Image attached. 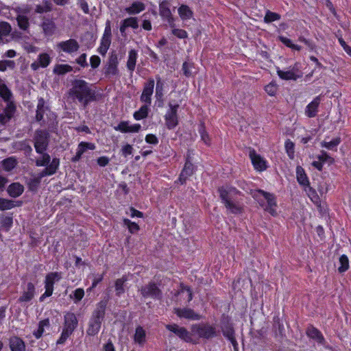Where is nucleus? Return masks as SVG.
<instances>
[{"mask_svg":"<svg viewBox=\"0 0 351 351\" xmlns=\"http://www.w3.org/2000/svg\"><path fill=\"white\" fill-rule=\"evenodd\" d=\"M69 96L73 101H78L84 108L97 100L96 87L81 79L71 82V88L68 91Z\"/></svg>","mask_w":351,"mask_h":351,"instance_id":"nucleus-1","label":"nucleus"},{"mask_svg":"<svg viewBox=\"0 0 351 351\" xmlns=\"http://www.w3.org/2000/svg\"><path fill=\"white\" fill-rule=\"evenodd\" d=\"M108 299L103 300L97 304L96 308L93 312L88 322V326L86 330L88 335L95 336L99 332L104 319Z\"/></svg>","mask_w":351,"mask_h":351,"instance_id":"nucleus-2","label":"nucleus"},{"mask_svg":"<svg viewBox=\"0 0 351 351\" xmlns=\"http://www.w3.org/2000/svg\"><path fill=\"white\" fill-rule=\"evenodd\" d=\"M78 326V319L73 313L67 312L64 316L63 329L57 344H63Z\"/></svg>","mask_w":351,"mask_h":351,"instance_id":"nucleus-3","label":"nucleus"},{"mask_svg":"<svg viewBox=\"0 0 351 351\" xmlns=\"http://www.w3.org/2000/svg\"><path fill=\"white\" fill-rule=\"evenodd\" d=\"M218 191L222 202L230 213L237 215L243 212L242 207L239 204L234 203L232 201V196L237 192L235 189H230L228 190L221 187L219 188Z\"/></svg>","mask_w":351,"mask_h":351,"instance_id":"nucleus-4","label":"nucleus"},{"mask_svg":"<svg viewBox=\"0 0 351 351\" xmlns=\"http://www.w3.org/2000/svg\"><path fill=\"white\" fill-rule=\"evenodd\" d=\"M191 330L193 335L202 339H209L217 336L216 328L208 323L193 324Z\"/></svg>","mask_w":351,"mask_h":351,"instance_id":"nucleus-5","label":"nucleus"},{"mask_svg":"<svg viewBox=\"0 0 351 351\" xmlns=\"http://www.w3.org/2000/svg\"><path fill=\"white\" fill-rule=\"evenodd\" d=\"M34 148L38 154L46 152L49 143V134L44 130H37L34 136Z\"/></svg>","mask_w":351,"mask_h":351,"instance_id":"nucleus-6","label":"nucleus"},{"mask_svg":"<svg viewBox=\"0 0 351 351\" xmlns=\"http://www.w3.org/2000/svg\"><path fill=\"white\" fill-rule=\"evenodd\" d=\"M141 295L145 298H150L154 300H161L162 293L161 289L154 282H149L148 284L139 289Z\"/></svg>","mask_w":351,"mask_h":351,"instance_id":"nucleus-7","label":"nucleus"},{"mask_svg":"<svg viewBox=\"0 0 351 351\" xmlns=\"http://www.w3.org/2000/svg\"><path fill=\"white\" fill-rule=\"evenodd\" d=\"M60 279L61 275L58 272H51L46 276L45 280V291L40 298V302L44 301L45 298L52 295L54 283L59 281Z\"/></svg>","mask_w":351,"mask_h":351,"instance_id":"nucleus-8","label":"nucleus"},{"mask_svg":"<svg viewBox=\"0 0 351 351\" xmlns=\"http://www.w3.org/2000/svg\"><path fill=\"white\" fill-rule=\"evenodd\" d=\"M169 109L165 116V125L169 130H172L174 129L178 123L177 112L179 104H173L171 102H169Z\"/></svg>","mask_w":351,"mask_h":351,"instance_id":"nucleus-9","label":"nucleus"},{"mask_svg":"<svg viewBox=\"0 0 351 351\" xmlns=\"http://www.w3.org/2000/svg\"><path fill=\"white\" fill-rule=\"evenodd\" d=\"M166 328L169 331L173 332L179 338L186 342H192V334L190 333L184 327L179 326L176 324L166 325Z\"/></svg>","mask_w":351,"mask_h":351,"instance_id":"nucleus-10","label":"nucleus"},{"mask_svg":"<svg viewBox=\"0 0 351 351\" xmlns=\"http://www.w3.org/2000/svg\"><path fill=\"white\" fill-rule=\"evenodd\" d=\"M154 80L153 78H149L148 80L144 84L143 93L141 95V101L147 105H150L152 103V95L154 92Z\"/></svg>","mask_w":351,"mask_h":351,"instance_id":"nucleus-11","label":"nucleus"},{"mask_svg":"<svg viewBox=\"0 0 351 351\" xmlns=\"http://www.w3.org/2000/svg\"><path fill=\"white\" fill-rule=\"evenodd\" d=\"M57 48L65 53H72L78 51L80 45L76 40L71 38L58 43L57 44Z\"/></svg>","mask_w":351,"mask_h":351,"instance_id":"nucleus-12","label":"nucleus"},{"mask_svg":"<svg viewBox=\"0 0 351 351\" xmlns=\"http://www.w3.org/2000/svg\"><path fill=\"white\" fill-rule=\"evenodd\" d=\"M262 195L265 198V199L267 200V204L265 210L268 211L272 215H274L276 214L275 207L276 206V202L274 195L262 190L257 191L256 195Z\"/></svg>","mask_w":351,"mask_h":351,"instance_id":"nucleus-13","label":"nucleus"},{"mask_svg":"<svg viewBox=\"0 0 351 351\" xmlns=\"http://www.w3.org/2000/svg\"><path fill=\"white\" fill-rule=\"evenodd\" d=\"M174 313L180 318H185L191 320H199L201 315L196 313L193 309L189 308H176Z\"/></svg>","mask_w":351,"mask_h":351,"instance_id":"nucleus-14","label":"nucleus"},{"mask_svg":"<svg viewBox=\"0 0 351 351\" xmlns=\"http://www.w3.org/2000/svg\"><path fill=\"white\" fill-rule=\"evenodd\" d=\"M118 60L116 55L110 56L108 63L104 68V74L106 76L110 77L117 75L119 73L117 69Z\"/></svg>","mask_w":351,"mask_h":351,"instance_id":"nucleus-15","label":"nucleus"},{"mask_svg":"<svg viewBox=\"0 0 351 351\" xmlns=\"http://www.w3.org/2000/svg\"><path fill=\"white\" fill-rule=\"evenodd\" d=\"M249 155L252 162L256 170L263 171L266 169V161L259 154H256L254 149H251Z\"/></svg>","mask_w":351,"mask_h":351,"instance_id":"nucleus-16","label":"nucleus"},{"mask_svg":"<svg viewBox=\"0 0 351 351\" xmlns=\"http://www.w3.org/2000/svg\"><path fill=\"white\" fill-rule=\"evenodd\" d=\"M160 15L169 23L171 27L174 26L173 18L167 1H162L159 5Z\"/></svg>","mask_w":351,"mask_h":351,"instance_id":"nucleus-17","label":"nucleus"},{"mask_svg":"<svg viewBox=\"0 0 351 351\" xmlns=\"http://www.w3.org/2000/svg\"><path fill=\"white\" fill-rule=\"evenodd\" d=\"M59 165V159L57 158H53L51 163L39 173L38 177L41 180L45 176L53 175L58 170Z\"/></svg>","mask_w":351,"mask_h":351,"instance_id":"nucleus-18","label":"nucleus"},{"mask_svg":"<svg viewBox=\"0 0 351 351\" xmlns=\"http://www.w3.org/2000/svg\"><path fill=\"white\" fill-rule=\"evenodd\" d=\"M43 32L47 36H51L54 34L56 29V24L52 19L43 17L40 24Z\"/></svg>","mask_w":351,"mask_h":351,"instance_id":"nucleus-19","label":"nucleus"},{"mask_svg":"<svg viewBox=\"0 0 351 351\" xmlns=\"http://www.w3.org/2000/svg\"><path fill=\"white\" fill-rule=\"evenodd\" d=\"M321 101V95L317 96L314 99L307 105L305 109V114L309 117H315L318 112V107Z\"/></svg>","mask_w":351,"mask_h":351,"instance_id":"nucleus-20","label":"nucleus"},{"mask_svg":"<svg viewBox=\"0 0 351 351\" xmlns=\"http://www.w3.org/2000/svg\"><path fill=\"white\" fill-rule=\"evenodd\" d=\"M51 62L49 56L46 53H40L38 56V60L31 64V68L34 71L38 70L40 67H47Z\"/></svg>","mask_w":351,"mask_h":351,"instance_id":"nucleus-21","label":"nucleus"},{"mask_svg":"<svg viewBox=\"0 0 351 351\" xmlns=\"http://www.w3.org/2000/svg\"><path fill=\"white\" fill-rule=\"evenodd\" d=\"M222 332L224 337H226L232 343L234 350H238V343L234 337V331L233 328L230 325H226L222 326Z\"/></svg>","mask_w":351,"mask_h":351,"instance_id":"nucleus-22","label":"nucleus"},{"mask_svg":"<svg viewBox=\"0 0 351 351\" xmlns=\"http://www.w3.org/2000/svg\"><path fill=\"white\" fill-rule=\"evenodd\" d=\"M35 287L32 282L27 284V289L25 290L22 295L19 298L20 302H29L34 296Z\"/></svg>","mask_w":351,"mask_h":351,"instance_id":"nucleus-23","label":"nucleus"},{"mask_svg":"<svg viewBox=\"0 0 351 351\" xmlns=\"http://www.w3.org/2000/svg\"><path fill=\"white\" fill-rule=\"evenodd\" d=\"M7 191L10 197L16 198L23 193L24 186L19 182H14L8 186Z\"/></svg>","mask_w":351,"mask_h":351,"instance_id":"nucleus-24","label":"nucleus"},{"mask_svg":"<svg viewBox=\"0 0 351 351\" xmlns=\"http://www.w3.org/2000/svg\"><path fill=\"white\" fill-rule=\"evenodd\" d=\"M10 348L11 351H25L24 341L18 337H12L10 339Z\"/></svg>","mask_w":351,"mask_h":351,"instance_id":"nucleus-25","label":"nucleus"},{"mask_svg":"<svg viewBox=\"0 0 351 351\" xmlns=\"http://www.w3.org/2000/svg\"><path fill=\"white\" fill-rule=\"evenodd\" d=\"M306 335L311 339H315L319 343H324V338L320 331L313 326L308 327L306 330Z\"/></svg>","mask_w":351,"mask_h":351,"instance_id":"nucleus-26","label":"nucleus"},{"mask_svg":"<svg viewBox=\"0 0 351 351\" xmlns=\"http://www.w3.org/2000/svg\"><path fill=\"white\" fill-rule=\"evenodd\" d=\"M193 173V164H191L189 162H186L185 163L184 169H182V171L180 175L179 180L181 182V184L185 183L187 178L189 177H190L191 176H192Z\"/></svg>","mask_w":351,"mask_h":351,"instance_id":"nucleus-27","label":"nucleus"},{"mask_svg":"<svg viewBox=\"0 0 351 351\" xmlns=\"http://www.w3.org/2000/svg\"><path fill=\"white\" fill-rule=\"evenodd\" d=\"M111 43V27L109 21H107L104 33L101 40V45L108 47Z\"/></svg>","mask_w":351,"mask_h":351,"instance_id":"nucleus-28","label":"nucleus"},{"mask_svg":"<svg viewBox=\"0 0 351 351\" xmlns=\"http://www.w3.org/2000/svg\"><path fill=\"white\" fill-rule=\"evenodd\" d=\"M137 56V51L135 49H131L128 53L127 68L131 73L135 69Z\"/></svg>","mask_w":351,"mask_h":351,"instance_id":"nucleus-29","label":"nucleus"},{"mask_svg":"<svg viewBox=\"0 0 351 351\" xmlns=\"http://www.w3.org/2000/svg\"><path fill=\"white\" fill-rule=\"evenodd\" d=\"M145 9V5L143 3L140 1H134L131 6L126 8L125 11L129 14H136L143 11Z\"/></svg>","mask_w":351,"mask_h":351,"instance_id":"nucleus-30","label":"nucleus"},{"mask_svg":"<svg viewBox=\"0 0 351 351\" xmlns=\"http://www.w3.org/2000/svg\"><path fill=\"white\" fill-rule=\"evenodd\" d=\"M277 73L278 76L285 80H296L299 76L296 74L295 71L293 69L292 70H288V71H282L279 69H277Z\"/></svg>","mask_w":351,"mask_h":351,"instance_id":"nucleus-31","label":"nucleus"},{"mask_svg":"<svg viewBox=\"0 0 351 351\" xmlns=\"http://www.w3.org/2000/svg\"><path fill=\"white\" fill-rule=\"evenodd\" d=\"M296 176L297 180L300 184L304 186H308L309 184V181L306 174L305 173L304 169L300 166H298L296 168Z\"/></svg>","mask_w":351,"mask_h":351,"instance_id":"nucleus-32","label":"nucleus"},{"mask_svg":"<svg viewBox=\"0 0 351 351\" xmlns=\"http://www.w3.org/2000/svg\"><path fill=\"white\" fill-rule=\"evenodd\" d=\"M22 202H16V204H14V202L12 200L4 199V198H0V210H10L15 206H21Z\"/></svg>","mask_w":351,"mask_h":351,"instance_id":"nucleus-33","label":"nucleus"},{"mask_svg":"<svg viewBox=\"0 0 351 351\" xmlns=\"http://www.w3.org/2000/svg\"><path fill=\"white\" fill-rule=\"evenodd\" d=\"M47 108L45 106V100L43 98H40L38 99L36 114V120L37 121H41L43 119L44 114Z\"/></svg>","mask_w":351,"mask_h":351,"instance_id":"nucleus-34","label":"nucleus"},{"mask_svg":"<svg viewBox=\"0 0 351 351\" xmlns=\"http://www.w3.org/2000/svg\"><path fill=\"white\" fill-rule=\"evenodd\" d=\"M3 169L6 171H12L17 165V160L14 157H9L1 161Z\"/></svg>","mask_w":351,"mask_h":351,"instance_id":"nucleus-35","label":"nucleus"},{"mask_svg":"<svg viewBox=\"0 0 351 351\" xmlns=\"http://www.w3.org/2000/svg\"><path fill=\"white\" fill-rule=\"evenodd\" d=\"M40 154V157L36 160V165L37 167H47L51 162V156L45 152Z\"/></svg>","mask_w":351,"mask_h":351,"instance_id":"nucleus-36","label":"nucleus"},{"mask_svg":"<svg viewBox=\"0 0 351 351\" xmlns=\"http://www.w3.org/2000/svg\"><path fill=\"white\" fill-rule=\"evenodd\" d=\"M341 143V138L340 137H336L331 140L330 141H324L321 143V146L322 147H325L330 150H337V146Z\"/></svg>","mask_w":351,"mask_h":351,"instance_id":"nucleus-37","label":"nucleus"},{"mask_svg":"<svg viewBox=\"0 0 351 351\" xmlns=\"http://www.w3.org/2000/svg\"><path fill=\"white\" fill-rule=\"evenodd\" d=\"M178 14L182 20H187L193 16L192 10L186 5H182L178 8Z\"/></svg>","mask_w":351,"mask_h":351,"instance_id":"nucleus-38","label":"nucleus"},{"mask_svg":"<svg viewBox=\"0 0 351 351\" xmlns=\"http://www.w3.org/2000/svg\"><path fill=\"white\" fill-rule=\"evenodd\" d=\"M128 280L125 276H123L121 278L117 279L114 283L116 295L120 296L125 292L124 284Z\"/></svg>","mask_w":351,"mask_h":351,"instance_id":"nucleus-39","label":"nucleus"},{"mask_svg":"<svg viewBox=\"0 0 351 351\" xmlns=\"http://www.w3.org/2000/svg\"><path fill=\"white\" fill-rule=\"evenodd\" d=\"M134 341L138 344H143L145 341V331L141 326H138L136 328L135 334L134 336Z\"/></svg>","mask_w":351,"mask_h":351,"instance_id":"nucleus-40","label":"nucleus"},{"mask_svg":"<svg viewBox=\"0 0 351 351\" xmlns=\"http://www.w3.org/2000/svg\"><path fill=\"white\" fill-rule=\"evenodd\" d=\"M0 97H1L5 102L12 101V92L5 84L0 85Z\"/></svg>","mask_w":351,"mask_h":351,"instance_id":"nucleus-41","label":"nucleus"},{"mask_svg":"<svg viewBox=\"0 0 351 351\" xmlns=\"http://www.w3.org/2000/svg\"><path fill=\"white\" fill-rule=\"evenodd\" d=\"M149 106V105L146 104L142 106L138 111H136L134 113V118L136 120H141L146 118L148 115Z\"/></svg>","mask_w":351,"mask_h":351,"instance_id":"nucleus-42","label":"nucleus"},{"mask_svg":"<svg viewBox=\"0 0 351 351\" xmlns=\"http://www.w3.org/2000/svg\"><path fill=\"white\" fill-rule=\"evenodd\" d=\"M49 326V319H45L40 321L38 324V328L34 332V335L36 339H40L43 332H44V327Z\"/></svg>","mask_w":351,"mask_h":351,"instance_id":"nucleus-43","label":"nucleus"},{"mask_svg":"<svg viewBox=\"0 0 351 351\" xmlns=\"http://www.w3.org/2000/svg\"><path fill=\"white\" fill-rule=\"evenodd\" d=\"M280 18L281 16L279 14L273 12L270 10H267L264 17V22L266 23H270L276 21H279Z\"/></svg>","mask_w":351,"mask_h":351,"instance_id":"nucleus-44","label":"nucleus"},{"mask_svg":"<svg viewBox=\"0 0 351 351\" xmlns=\"http://www.w3.org/2000/svg\"><path fill=\"white\" fill-rule=\"evenodd\" d=\"M72 70V66L69 64H58L55 66L53 72L58 75H64L71 72Z\"/></svg>","mask_w":351,"mask_h":351,"instance_id":"nucleus-45","label":"nucleus"},{"mask_svg":"<svg viewBox=\"0 0 351 351\" xmlns=\"http://www.w3.org/2000/svg\"><path fill=\"white\" fill-rule=\"evenodd\" d=\"M340 266L338 268V271L340 273L345 272L349 268V261L346 255H342L339 258Z\"/></svg>","mask_w":351,"mask_h":351,"instance_id":"nucleus-46","label":"nucleus"},{"mask_svg":"<svg viewBox=\"0 0 351 351\" xmlns=\"http://www.w3.org/2000/svg\"><path fill=\"white\" fill-rule=\"evenodd\" d=\"M16 21L21 29L26 30L29 27V19L25 15H18Z\"/></svg>","mask_w":351,"mask_h":351,"instance_id":"nucleus-47","label":"nucleus"},{"mask_svg":"<svg viewBox=\"0 0 351 351\" xmlns=\"http://www.w3.org/2000/svg\"><path fill=\"white\" fill-rule=\"evenodd\" d=\"M17 148L20 150L25 152L27 156H29L32 154V148L29 145L27 141H23L17 143Z\"/></svg>","mask_w":351,"mask_h":351,"instance_id":"nucleus-48","label":"nucleus"},{"mask_svg":"<svg viewBox=\"0 0 351 351\" xmlns=\"http://www.w3.org/2000/svg\"><path fill=\"white\" fill-rule=\"evenodd\" d=\"M305 187V191L312 202L314 203H318L319 198L315 190L311 187L309 184Z\"/></svg>","mask_w":351,"mask_h":351,"instance_id":"nucleus-49","label":"nucleus"},{"mask_svg":"<svg viewBox=\"0 0 351 351\" xmlns=\"http://www.w3.org/2000/svg\"><path fill=\"white\" fill-rule=\"evenodd\" d=\"M95 146L94 144L90 143L82 142L79 144L77 151L82 155L86 151V149H95Z\"/></svg>","mask_w":351,"mask_h":351,"instance_id":"nucleus-50","label":"nucleus"},{"mask_svg":"<svg viewBox=\"0 0 351 351\" xmlns=\"http://www.w3.org/2000/svg\"><path fill=\"white\" fill-rule=\"evenodd\" d=\"M156 97L160 99L163 96V82L159 76L156 77Z\"/></svg>","mask_w":351,"mask_h":351,"instance_id":"nucleus-51","label":"nucleus"},{"mask_svg":"<svg viewBox=\"0 0 351 351\" xmlns=\"http://www.w3.org/2000/svg\"><path fill=\"white\" fill-rule=\"evenodd\" d=\"M193 69H194V64L192 62H184L182 64V71L184 75L186 77H190L192 75Z\"/></svg>","mask_w":351,"mask_h":351,"instance_id":"nucleus-52","label":"nucleus"},{"mask_svg":"<svg viewBox=\"0 0 351 351\" xmlns=\"http://www.w3.org/2000/svg\"><path fill=\"white\" fill-rule=\"evenodd\" d=\"M126 27L137 29L138 27V21L136 17H130L123 21Z\"/></svg>","mask_w":351,"mask_h":351,"instance_id":"nucleus-53","label":"nucleus"},{"mask_svg":"<svg viewBox=\"0 0 351 351\" xmlns=\"http://www.w3.org/2000/svg\"><path fill=\"white\" fill-rule=\"evenodd\" d=\"M15 111H16V106L14 104L13 101H12L7 102V106L5 108L3 112L5 114H7L8 116H10L9 117L12 119Z\"/></svg>","mask_w":351,"mask_h":351,"instance_id":"nucleus-54","label":"nucleus"},{"mask_svg":"<svg viewBox=\"0 0 351 351\" xmlns=\"http://www.w3.org/2000/svg\"><path fill=\"white\" fill-rule=\"evenodd\" d=\"M285 147L289 157L293 159L294 157V143L290 140H287L285 142Z\"/></svg>","mask_w":351,"mask_h":351,"instance_id":"nucleus-55","label":"nucleus"},{"mask_svg":"<svg viewBox=\"0 0 351 351\" xmlns=\"http://www.w3.org/2000/svg\"><path fill=\"white\" fill-rule=\"evenodd\" d=\"M51 4L48 2H45L44 5H38L36 7L35 12L36 13H44L51 11Z\"/></svg>","mask_w":351,"mask_h":351,"instance_id":"nucleus-56","label":"nucleus"},{"mask_svg":"<svg viewBox=\"0 0 351 351\" xmlns=\"http://www.w3.org/2000/svg\"><path fill=\"white\" fill-rule=\"evenodd\" d=\"M274 328L276 330V335H279L280 336L283 335L284 332V326L280 322V319L278 317L274 318Z\"/></svg>","mask_w":351,"mask_h":351,"instance_id":"nucleus-57","label":"nucleus"},{"mask_svg":"<svg viewBox=\"0 0 351 351\" xmlns=\"http://www.w3.org/2000/svg\"><path fill=\"white\" fill-rule=\"evenodd\" d=\"M317 158L322 162H328L330 163H332L334 162V159L330 157L325 151H322L321 154L317 156Z\"/></svg>","mask_w":351,"mask_h":351,"instance_id":"nucleus-58","label":"nucleus"},{"mask_svg":"<svg viewBox=\"0 0 351 351\" xmlns=\"http://www.w3.org/2000/svg\"><path fill=\"white\" fill-rule=\"evenodd\" d=\"M124 223H125V225H127V226L128 227L129 230L132 233H134V232H137L138 230V229H139L138 226L136 223L132 222L129 219H125L124 220Z\"/></svg>","mask_w":351,"mask_h":351,"instance_id":"nucleus-59","label":"nucleus"},{"mask_svg":"<svg viewBox=\"0 0 351 351\" xmlns=\"http://www.w3.org/2000/svg\"><path fill=\"white\" fill-rule=\"evenodd\" d=\"M130 125L127 121H121L117 126L114 127V129L121 132H128Z\"/></svg>","mask_w":351,"mask_h":351,"instance_id":"nucleus-60","label":"nucleus"},{"mask_svg":"<svg viewBox=\"0 0 351 351\" xmlns=\"http://www.w3.org/2000/svg\"><path fill=\"white\" fill-rule=\"evenodd\" d=\"M265 90L268 95L274 96L277 92V86L276 84L270 83L265 87Z\"/></svg>","mask_w":351,"mask_h":351,"instance_id":"nucleus-61","label":"nucleus"},{"mask_svg":"<svg viewBox=\"0 0 351 351\" xmlns=\"http://www.w3.org/2000/svg\"><path fill=\"white\" fill-rule=\"evenodd\" d=\"M199 132L201 135L202 140L207 145L210 143V138L208 133L205 131L204 125H201Z\"/></svg>","mask_w":351,"mask_h":351,"instance_id":"nucleus-62","label":"nucleus"},{"mask_svg":"<svg viewBox=\"0 0 351 351\" xmlns=\"http://www.w3.org/2000/svg\"><path fill=\"white\" fill-rule=\"evenodd\" d=\"M172 34L179 38H185L187 37V32L181 29H173L172 30Z\"/></svg>","mask_w":351,"mask_h":351,"instance_id":"nucleus-63","label":"nucleus"},{"mask_svg":"<svg viewBox=\"0 0 351 351\" xmlns=\"http://www.w3.org/2000/svg\"><path fill=\"white\" fill-rule=\"evenodd\" d=\"M75 302L80 301L84 295V291L82 289H77L73 292Z\"/></svg>","mask_w":351,"mask_h":351,"instance_id":"nucleus-64","label":"nucleus"}]
</instances>
